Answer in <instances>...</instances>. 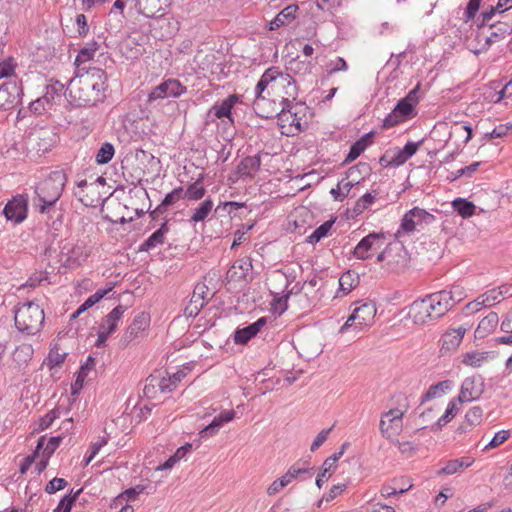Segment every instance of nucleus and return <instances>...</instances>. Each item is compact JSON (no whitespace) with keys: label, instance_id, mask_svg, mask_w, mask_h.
<instances>
[{"label":"nucleus","instance_id":"4c0bfd02","mask_svg":"<svg viewBox=\"0 0 512 512\" xmlns=\"http://www.w3.org/2000/svg\"><path fill=\"white\" fill-rule=\"evenodd\" d=\"M335 223V219H330L322 223L318 226L311 235H309L306 239V242L309 244H316L321 241L323 238L327 237Z\"/></svg>","mask_w":512,"mask_h":512},{"label":"nucleus","instance_id":"c85d7f7f","mask_svg":"<svg viewBox=\"0 0 512 512\" xmlns=\"http://www.w3.org/2000/svg\"><path fill=\"white\" fill-rule=\"evenodd\" d=\"M100 49L99 41L93 39L87 42L78 52L75 58V65L79 68L82 63L93 59L95 53Z\"/></svg>","mask_w":512,"mask_h":512},{"label":"nucleus","instance_id":"f704fd0d","mask_svg":"<svg viewBox=\"0 0 512 512\" xmlns=\"http://www.w3.org/2000/svg\"><path fill=\"white\" fill-rule=\"evenodd\" d=\"M180 199H184V188L179 186L167 193L161 203L156 207V211L165 213L169 206L174 205Z\"/></svg>","mask_w":512,"mask_h":512},{"label":"nucleus","instance_id":"58836bf2","mask_svg":"<svg viewBox=\"0 0 512 512\" xmlns=\"http://www.w3.org/2000/svg\"><path fill=\"white\" fill-rule=\"evenodd\" d=\"M82 491L83 488H80L76 491L71 490L68 494L64 495L60 499L57 507L54 509V512H71L73 505L77 501Z\"/></svg>","mask_w":512,"mask_h":512},{"label":"nucleus","instance_id":"864d4df0","mask_svg":"<svg viewBox=\"0 0 512 512\" xmlns=\"http://www.w3.org/2000/svg\"><path fill=\"white\" fill-rule=\"evenodd\" d=\"M59 407H56L50 411H48L44 416L40 417L38 421L37 431H44L49 428L52 423L59 417Z\"/></svg>","mask_w":512,"mask_h":512},{"label":"nucleus","instance_id":"2f4dec72","mask_svg":"<svg viewBox=\"0 0 512 512\" xmlns=\"http://www.w3.org/2000/svg\"><path fill=\"white\" fill-rule=\"evenodd\" d=\"M451 204L453 210L462 218H469L475 214L476 206L466 198H456Z\"/></svg>","mask_w":512,"mask_h":512},{"label":"nucleus","instance_id":"2eb2a0df","mask_svg":"<svg viewBox=\"0 0 512 512\" xmlns=\"http://www.w3.org/2000/svg\"><path fill=\"white\" fill-rule=\"evenodd\" d=\"M489 28L492 29L490 35L484 36V45L482 50H488L493 43L502 41L508 35L512 33V25L507 22H497L489 25Z\"/></svg>","mask_w":512,"mask_h":512},{"label":"nucleus","instance_id":"1a4fd4ad","mask_svg":"<svg viewBox=\"0 0 512 512\" xmlns=\"http://www.w3.org/2000/svg\"><path fill=\"white\" fill-rule=\"evenodd\" d=\"M484 392V379L481 375L467 377L463 380L458 396L459 404L479 399Z\"/></svg>","mask_w":512,"mask_h":512},{"label":"nucleus","instance_id":"f257e3e1","mask_svg":"<svg viewBox=\"0 0 512 512\" xmlns=\"http://www.w3.org/2000/svg\"><path fill=\"white\" fill-rule=\"evenodd\" d=\"M67 175L64 170H55L40 181L35 187V197L33 198L34 206L39 213L48 215L49 218L56 216L53 221V227L62 224L63 211L57 209L56 205L63 194L67 183Z\"/></svg>","mask_w":512,"mask_h":512},{"label":"nucleus","instance_id":"f03ea898","mask_svg":"<svg viewBox=\"0 0 512 512\" xmlns=\"http://www.w3.org/2000/svg\"><path fill=\"white\" fill-rule=\"evenodd\" d=\"M107 74L98 67H89L86 70V78L81 81V86L76 91L74 99L79 107H93L106 99L108 89Z\"/></svg>","mask_w":512,"mask_h":512},{"label":"nucleus","instance_id":"b1692460","mask_svg":"<svg viewBox=\"0 0 512 512\" xmlns=\"http://www.w3.org/2000/svg\"><path fill=\"white\" fill-rule=\"evenodd\" d=\"M429 299L440 318L454 307V302L447 298L446 289L429 294Z\"/></svg>","mask_w":512,"mask_h":512},{"label":"nucleus","instance_id":"de8ad7c7","mask_svg":"<svg viewBox=\"0 0 512 512\" xmlns=\"http://www.w3.org/2000/svg\"><path fill=\"white\" fill-rule=\"evenodd\" d=\"M291 291L287 292L283 295H275L272 303L271 309L274 314L282 315L288 309V300L291 295Z\"/></svg>","mask_w":512,"mask_h":512},{"label":"nucleus","instance_id":"e433bc0d","mask_svg":"<svg viewBox=\"0 0 512 512\" xmlns=\"http://www.w3.org/2000/svg\"><path fill=\"white\" fill-rule=\"evenodd\" d=\"M206 194V189L202 184V177L195 182L190 183L184 190V199L188 201L201 200Z\"/></svg>","mask_w":512,"mask_h":512},{"label":"nucleus","instance_id":"c9c22d12","mask_svg":"<svg viewBox=\"0 0 512 512\" xmlns=\"http://www.w3.org/2000/svg\"><path fill=\"white\" fill-rule=\"evenodd\" d=\"M359 282V275L352 270H347L339 279V289L343 291L344 294H348L359 285Z\"/></svg>","mask_w":512,"mask_h":512},{"label":"nucleus","instance_id":"ea45409f","mask_svg":"<svg viewBox=\"0 0 512 512\" xmlns=\"http://www.w3.org/2000/svg\"><path fill=\"white\" fill-rule=\"evenodd\" d=\"M356 173L361 176L358 180H356V183H361L371 175L372 168L369 163L360 161L356 165L348 168V170L345 172V177H353Z\"/></svg>","mask_w":512,"mask_h":512},{"label":"nucleus","instance_id":"4d7b16f0","mask_svg":"<svg viewBox=\"0 0 512 512\" xmlns=\"http://www.w3.org/2000/svg\"><path fill=\"white\" fill-rule=\"evenodd\" d=\"M108 443V439L106 437L100 438L98 441L91 443L90 452L83 459L84 466L90 464V462L94 459V457L99 453L100 449Z\"/></svg>","mask_w":512,"mask_h":512},{"label":"nucleus","instance_id":"bb28decb","mask_svg":"<svg viewBox=\"0 0 512 512\" xmlns=\"http://www.w3.org/2000/svg\"><path fill=\"white\" fill-rule=\"evenodd\" d=\"M453 385V381L448 379L431 385L429 389L421 396V404L434 398L441 397L444 393L450 391L453 388Z\"/></svg>","mask_w":512,"mask_h":512},{"label":"nucleus","instance_id":"680f3d73","mask_svg":"<svg viewBox=\"0 0 512 512\" xmlns=\"http://www.w3.org/2000/svg\"><path fill=\"white\" fill-rule=\"evenodd\" d=\"M510 437V430H500L496 432L491 441L485 446L484 450L493 449L503 444Z\"/></svg>","mask_w":512,"mask_h":512},{"label":"nucleus","instance_id":"603ef678","mask_svg":"<svg viewBox=\"0 0 512 512\" xmlns=\"http://www.w3.org/2000/svg\"><path fill=\"white\" fill-rule=\"evenodd\" d=\"M335 470L336 469L331 466V463L324 461L315 480L316 486L321 489L325 480H328Z\"/></svg>","mask_w":512,"mask_h":512},{"label":"nucleus","instance_id":"dca6fc26","mask_svg":"<svg viewBox=\"0 0 512 512\" xmlns=\"http://www.w3.org/2000/svg\"><path fill=\"white\" fill-rule=\"evenodd\" d=\"M298 10L299 7L296 4L286 6L269 22L268 29L274 31L291 24L296 19Z\"/></svg>","mask_w":512,"mask_h":512},{"label":"nucleus","instance_id":"f8f14e48","mask_svg":"<svg viewBox=\"0 0 512 512\" xmlns=\"http://www.w3.org/2000/svg\"><path fill=\"white\" fill-rule=\"evenodd\" d=\"M252 260L250 257H243L236 260L226 273V280L235 283H248L252 278H248L249 272L252 270Z\"/></svg>","mask_w":512,"mask_h":512},{"label":"nucleus","instance_id":"c756f323","mask_svg":"<svg viewBox=\"0 0 512 512\" xmlns=\"http://www.w3.org/2000/svg\"><path fill=\"white\" fill-rule=\"evenodd\" d=\"M214 206L213 200L208 197L204 201H202L198 207L194 209L193 214L189 218V223L196 224L198 222H203L207 219L209 214L212 212Z\"/></svg>","mask_w":512,"mask_h":512},{"label":"nucleus","instance_id":"09e8293b","mask_svg":"<svg viewBox=\"0 0 512 512\" xmlns=\"http://www.w3.org/2000/svg\"><path fill=\"white\" fill-rule=\"evenodd\" d=\"M407 410V404L404 405V409L394 408L383 414V417L388 419V422L393 425L397 430L401 429V421L404 416V413Z\"/></svg>","mask_w":512,"mask_h":512},{"label":"nucleus","instance_id":"ddd939ff","mask_svg":"<svg viewBox=\"0 0 512 512\" xmlns=\"http://www.w3.org/2000/svg\"><path fill=\"white\" fill-rule=\"evenodd\" d=\"M241 96L238 94H231L226 97L222 102L215 103L212 108L209 110L208 115L213 114L217 119L227 118L231 123L234 122V117L232 115V109L235 104L241 102Z\"/></svg>","mask_w":512,"mask_h":512},{"label":"nucleus","instance_id":"4468645a","mask_svg":"<svg viewBox=\"0 0 512 512\" xmlns=\"http://www.w3.org/2000/svg\"><path fill=\"white\" fill-rule=\"evenodd\" d=\"M267 318L260 317L255 322L234 331L233 340L238 345H245L253 339L266 325Z\"/></svg>","mask_w":512,"mask_h":512},{"label":"nucleus","instance_id":"0e129e2a","mask_svg":"<svg viewBox=\"0 0 512 512\" xmlns=\"http://www.w3.org/2000/svg\"><path fill=\"white\" fill-rule=\"evenodd\" d=\"M366 149L358 142L355 141L349 149L348 154L346 155L342 165H347L354 160H356Z\"/></svg>","mask_w":512,"mask_h":512},{"label":"nucleus","instance_id":"0eeeda50","mask_svg":"<svg viewBox=\"0 0 512 512\" xmlns=\"http://www.w3.org/2000/svg\"><path fill=\"white\" fill-rule=\"evenodd\" d=\"M22 82L16 80L7 81L0 86V110L17 108L22 102Z\"/></svg>","mask_w":512,"mask_h":512},{"label":"nucleus","instance_id":"7c9ffc66","mask_svg":"<svg viewBox=\"0 0 512 512\" xmlns=\"http://www.w3.org/2000/svg\"><path fill=\"white\" fill-rule=\"evenodd\" d=\"M378 195V189H372L371 191L366 192L355 202L352 208V213L356 216L362 214L366 209H368L372 204H374Z\"/></svg>","mask_w":512,"mask_h":512},{"label":"nucleus","instance_id":"bf43d9fd","mask_svg":"<svg viewBox=\"0 0 512 512\" xmlns=\"http://www.w3.org/2000/svg\"><path fill=\"white\" fill-rule=\"evenodd\" d=\"M16 68L13 57H8L0 62V79L11 77Z\"/></svg>","mask_w":512,"mask_h":512},{"label":"nucleus","instance_id":"8fccbe9b","mask_svg":"<svg viewBox=\"0 0 512 512\" xmlns=\"http://www.w3.org/2000/svg\"><path fill=\"white\" fill-rule=\"evenodd\" d=\"M395 112H399L400 115L406 117L407 120L411 119L416 115L415 106L411 101L405 98H401L394 107Z\"/></svg>","mask_w":512,"mask_h":512},{"label":"nucleus","instance_id":"393cba45","mask_svg":"<svg viewBox=\"0 0 512 512\" xmlns=\"http://www.w3.org/2000/svg\"><path fill=\"white\" fill-rule=\"evenodd\" d=\"M499 322V317L496 312H490L486 317H484L478 324L475 330V337L479 339H483L491 334L495 328L497 327Z\"/></svg>","mask_w":512,"mask_h":512},{"label":"nucleus","instance_id":"774afa93","mask_svg":"<svg viewBox=\"0 0 512 512\" xmlns=\"http://www.w3.org/2000/svg\"><path fill=\"white\" fill-rule=\"evenodd\" d=\"M67 481L64 478L55 477L50 480L45 486V492L48 494H54L67 486Z\"/></svg>","mask_w":512,"mask_h":512},{"label":"nucleus","instance_id":"338daca9","mask_svg":"<svg viewBox=\"0 0 512 512\" xmlns=\"http://www.w3.org/2000/svg\"><path fill=\"white\" fill-rule=\"evenodd\" d=\"M328 70L327 75L330 76L334 73L340 72V71H346L348 69V65L346 60L343 57H337L335 60L330 61L327 64Z\"/></svg>","mask_w":512,"mask_h":512},{"label":"nucleus","instance_id":"6ab92c4d","mask_svg":"<svg viewBox=\"0 0 512 512\" xmlns=\"http://www.w3.org/2000/svg\"><path fill=\"white\" fill-rule=\"evenodd\" d=\"M127 310V307L119 304L114 307L103 319L99 326L100 330H105L106 332L113 334L117 328L118 323L121 320L123 314Z\"/></svg>","mask_w":512,"mask_h":512},{"label":"nucleus","instance_id":"4be33fe9","mask_svg":"<svg viewBox=\"0 0 512 512\" xmlns=\"http://www.w3.org/2000/svg\"><path fill=\"white\" fill-rule=\"evenodd\" d=\"M427 301L424 297L413 301L409 306L408 317L412 319L416 325H424L429 321V314H427Z\"/></svg>","mask_w":512,"mask_h":512},{"label":"nucleus","instance_id":"13d9d810","mask_svg":"<svg viewBox=\"0 0 512 512\" xmlns=\"http://www.w3.org/2000/svg\"><path fill=\"white\" fill-rule=\"evenodd\" d=\"M113 288L114 283H110L108 288L97 290L94 294L90 295L83 303L89 309L96 303H98L102 298H104Z\"/></svg>","mask_w":512,"mask_h":512},{"label":"nucleus","instance_id":"5fc2aeb1","mask_svg":"<svg viewBox=\"0 0 512 512\" xmlns=\"http://www.w3.org/2000/svg\"><path fill=\"white\" fill-rule=\"evenodd\" d=\"M280 78L282 79L283 82H286V87H285V94L287 95L286 98L289 99V97L292 98V102L294 100H296V97H297V94H298V88H297V85H296V81L295 79L289 75V74H284L281 72V75H280Z\"/></svg>","mask_w":512,"mask_h":512},{"label":"nucleus","instance_id":"6e6552de","mask_svg":"<svg viewBox=\"0 0 512 512\" xmlns=\"http://www.w3.org/2000/svg\"><path fill=\"white\" fill-rule=\"evenodd\" d=\"M187 92V87L184 86L179 80L169 78L154 87L148 94L147 101L152 103L159 99L169 97L177 98Z\"/></svg>","mask_w":512,"mask_h":512},{"label":"nucleus","instance_id":"9b49d317","mask_svg":"<svg viewBox=\"0 0 512 512\" xmlns=\"http://www.w3.org/2000/svg\"><path fill=\"white\" fill-rule=\"evenodd\" d=\"M171 5V0H135L137 12L147 18H160Z\"/></svg>","mask_w":512,"mask_h":512},{"label":"nucleus","instance_id":"423d86ee","mask_svg":"<svg viewBox=\"0 0 512 512\" xmlns=\"http://www.w3.org/2000/svg\"><path fill=\"white\" fill-rule=\"evenodd\" d=\"M386 240V233L371 232L363 237L351 251V255L358 260H368L372 257L373 249L381 248Z\"/></svg>","mask_w":512,"mask_h":512},{"label":"nucleus","instance_id":"c03bdc74","mask_svg":"<svg viewBox=\"0 0 512 512\" xmlns=\"http://www.w3.org/2000/svg\"><path fill=\"white\" fill-rule=\"evenodd\" d=\"M488 352L471 351L462 355V363L470 367H480L487 359Z\"/></svg>","mask_w":512,"mask_h":512},{"label":"nucleus","instance_id":"69168bd1","mask_svg":"<svg viewBox=\"0 0 512 512\" xmlns=\"http://www.w3.org/2000/svg\"><path fill=\"white\" fill-rule=\"evenodd\" d=\"M222 425L214 418L208 425L202 428L199 432L201 439L210 438L218 433Z\"/></svg>","mask_w":512,"mask_h":512},{"label":"nucleus","instance_id":"39448f33","mask_svg":"<svg viewBox=\"0 0 512 512\" xmlns=\"http://www.w3.org/2000/svg\"><path fill=\"white\" fill-rule=\"evenodd\" d=\"M28 201L27 194H17L9 199L2 210L5 219L14 225L24 222L28 216Z\"/></svg>","mask_w":512,"mask_h":512},{"label":"nucleus","instance_id":"aec40b11","mask_svg":"<svg viewBox=\"0 0 512 512\" xmlns=\"http://www.w3.org/2000/svg\"><path fill=\"white\" fill-rule=\"evenodd\" d=\"M261 158L259 155L246 156L237 165V174L239 177L254 178L256 172L260 169Z\"/></svg>","mask_w":512,"mask_h":512},{"label":"nucleus","instance_id":"9d476101","mask_svg":"<svg viewBox=\"0 0 512 512\" xmlns=\"http://www.w3.org/2000/svg\"><path fill=\"white\" fill-rule=\"evenodd\" d=\"M150 322L151 318L149 313H138L122 335L121 343L127 346L132 341L143 338L145 331L150 326Z\"/></svg>","mask_w":512,"mask_h":512},{"label":"nucleus","instance_id":"6e6d98bb","mask_svg":"<svg viewBox=\"0 0 512 512\" xmlns=\"http://www.w3.org/2000/svg\"><path fill=\"white\" fill-rule=\"evenodd\" d=\"M483 410L480 406H473L465 414L464 419L470 427L478 426L482 421Z\"/></svg>","mask_w":512,"mask_h":512},{"label":"nucleus","instance_id":"a19ab883","mask_svg":"<svg viewBox=\"0 0 512 512\" xmlns=\"http://www.w3.org/2000/svg\"><path fill=\"white\" fill-rule=\"evenodd\" d=\"M45 440H46V435L39 437V439L37 440V445H36L34 452L32 454L24 457V459L22 460L20 467H19V472L21 474H25L29 470L31 465L34 463L35 459L39 456V452L43 448V446L45 444Z\"/></svg>","mask_w":512,"mask_h":512},{"label":"nucleus","instance_id":"412c9836","mask_svg":"<svg viewBox=\"0 0 512 512\" xmlns=\"http://www.w3.org/2000/svg\"><path fill=\"white\" fill-rule=\"evenodd\" d=\"M466 331L467 329L464 327L446 331L441 337V350L451 351L457 349L461 344Z\"/></svg>","mask_w":512,"mask_h":512},{"label":"nucleus","instance_id":"473e14b6","mask_svg":"<svg viewBox=\"0 0 512 512\" xmlns=\"http://www.w3.org/2000/svg\"><path fill=\"white\" fill-rule=\"evenodd\" d=\"M409 215L413 216L415 219L416 227H420L421 229H423L424 226L432 224L436 220V217L433 214L418 206L411 208L409 210Z\"/></svg>","mask_w":512,"mask_h":512},{"label":"nucleus","instance_id":"052dcab7","mask_svg":"<svg viewBox=\"0 0 512 512\" xmlns=\"http://www.w3.org/2000/svg\"><path fill=\"white\" fill-rule=\"evenodd\" d=\"M281 111L277 114L278 122L282 127L285 126V123L290 125V121L292 120L291 114L289 113L288 107H290V99L282 98L281 100Z\"/></svg>","mask_w":512,"mask_h":512},{"label":"nucleus","instance_id":"7ed1b4c3","mask_svg":"<svg viewBox=\"0 0 512 512\" xmlns=\"http://www.w3.org/2000/svg\"><path fill=\"white\" fill-rule=\"evenodd\" d=\"M15 326L21 333L35 335L40 332L44 320V310L34 301H28L14 309Z\"/></svg>","mask_w":512,"mask_h":512},{"label":"nucleus","instance_id":"79ce46f5","mask_svg":"<svg viewBox=\"0 0 512 512\" xmlns=\"http://www.w3.org/2000/svg\"><path fill=\"white\" fill-rule=\"evenodd\" d=\"M115 154V148L110 142H104L95 155V161L99 165L109 163Z\"/></svg>","mask_w":512,"mask_h":512},{"label":"nucleus","instance_id":"e2e57ef3","mask_svg":"<svg viewBox=\"0 0 512 512\" xmlns=\"http://www.w3.org/2000/svg\"><path fill=\"white\" fill-rule=\"evenodd\" d=\"M63 440L62 435L50 437L47 443L45 442L43 448L41 449L43 454L46 456H52L57 448L60 446Z\"/></svg>","mask_w":512,"mask_h":512},{"label":"nucleus","instance_id":"cd10ccee","mask_svg":"<svg viewBox=\"0 0 512 512\" xmlns=\"http://www.w3.org/2000/svg\"><path fill=\"white\" fill-rule=\"evenodd\" d=\"M280 75H281V72L278 71V69L275 67H271V68L267 69L262 74V76L260 77V79L257 82L256 87H255L256 100L264 99V97L262 96V93L265 91L267 86L271 82L275 81L277 79V77H280Z\"/></svg>","mask_w":512,"mask_h":512},{"label":"nucleus","instance_id":"5701e85b","mask_svg":"<svg viewBox=\"0 0 512 512\" xmlns=\"http://www.w3.org/2000/svg\"><path fill=\"white\" fill-rule=\"evenodd\" d=\"M474 463V458L464 456L458 459H452L445 463V465L437 471V475H453L458 473Z\"/></svg>","mask_w":512,"mask_h":512},{"label":"nucleus","instance_id":"a878e982","mask_svg":"<svg viewBox=\"0 0 512 512\" xmlns=\"http://www.w3.org/2000/svg\"><path fill=\"white\" fill-rule=\"evenodd\" d=\"M458 405H460L458 400H456L455 397L452 398L449 401L444 414L430 427L431 431L437 432L448 424L459 412L460 407Z\"/></svg>","mask_w":512,"mask_h":512},{"label":"nucleus","instance_id":"49530a36","mask_svg":"<svg viewBox=\"0 0 512 512\" xmlns=\"http://www.w3.org/2000/svg\"><path fill=\"white\" fill-rule=\"evenodd\" d=\"M480 165L481 162H473L468 166L460 168L456 171H452L448 174L447 180L450 182H454L462 176L471 177L478 170Z\"/></svg>","mask_w":512,"mask_h":512},{"label":"nucleus","instance_id":"37998d69","mask_svg":"<svg viewBox=\"0 0 512 512\" xmlns=\"http://www.w3.org/2000/svg\"><path fill=\"white\" fill-rule=\"evenodd\" d=\"M414 220L413 216L409 215L408 210L401 219L400 226L395 233V238L412 234L417 229Z\"/></svg>","mask_w":512,"mask_h":512},{"label":"nucleus","instance_id":"3c124183","mask_svg":"<svg viewBox=\"0 0 512 512\" xmlns=\"http://www.w3.org/2000/svg\"><path fill=\"white\" fill-rule=\"evenodd\" d=\"M407 121L406 117L400 115L399 112H395L393 109L382 121L381 128L387 130L393 128L403 122Z\"/></svg>","mask_w":512,"mask_h":512},{"label":"nucleus","instance_id":"a211bd4d","mask_svg":"<svg viewBox=\"0 0 512 512\" xmlns=\"http://www.w3.org/2000/svg\"><path fill=\"white\" fill-rule=\"evenodd\" d=\"M169 231L168 220L166 219L161 223L160 227L154 231L143 243L140 244L139 252H148L151 249L162 245L165 240V235Z\"/></svg>","mask_w":512,"mask_h":512},{"label":"nucleus","instance_id":"a18cd8bd","mask_svg":"<svg viewBox=\"0 0 512 512\" xmlns=\"http://www.w3.org/2000/svg\"><path fill=\"white\" fill-rule=\"evenodd\" d=\"M67 353H60L58 345H54L45 360V364L49 369L60 366L66 359Z\"/></svg>","mask_w":512,"mask_h":512},{"label":"nucleus","instance_id":"72a5a7b5","mask_svg":"<svg viewBox=\"0 0 512 512\" xmlns=\"http://www.w3.org/2000/svg\"><path fill=\"white\" fill-rule=\"evenodd\" d=\"M187 373L184 370H178L168 378L163 377L158 381V386L161 392H172L176 389L177 384L185 378Z\"/></svg>","mask_w":512,"mask_h":512},{"label":"nucleus","instance_id":"f3484780","mask_svg":"<svg viewBox=\"0 0 512 512\" xmlns=\"http://www.w3.org/2000/svg\"><path fill=\"white\" fill-rule=\"evenodd\" d=\"M290 110L289 113L291 114L292 120L290 121V127H294L297 132H303L307 129L308 124L305 120L306 117V111L307 106L303 102H296L293 104V102L290 100V107H288Z\"/></svg>","mask_w":512,"mask_h":512},{"label":"nucleus","instance_id":"20e7f679","mask_svg":"<svg viewBox=\"0 0 512 512\" xmlns=\"http://www.w3.org/2000/svg\"><path fill=\"white\" fill-rule=\"evenodd\" d=\"M375 315V304L372 302H364L353 310L352 314L339 329V333L344 334L351 328L356 331H361L373 323Z\"/></svg>","mask_w":512,"mask_h":512}]
</instances>
